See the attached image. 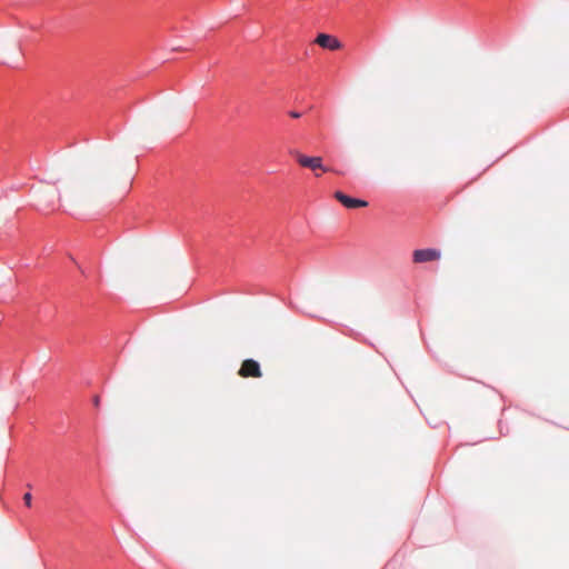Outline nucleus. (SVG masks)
Listing matches in <instances>:
<instances>
[{
  "instance_id": "f03ea898",
  "label": "nucleus",
  "mask_w": 569,
  "mask_h": 569,
  "mask_svg": "<svg viewBox=\"0 0 569 569\" xmlns=\"http://www.w3.org/2000/svg\"><path fill=\"white\" fill-rule=\"evenodd\" d=\"M238 375L242 378H260L262 377V371L256 360L246 359L242 361Z\"/></svg>"
},
{
  "instance_id": "39448f33",
  "label": "nucleus",
  "mask_w": 569,
  "mask_h": 569,
  "mask_svg": "<svg viewBox=\"0 0 569 569\" xmlns=\"http://www.w3.org/2000/svg\"><path fill=\"white\" fill-rule=\"evenodd\" d=\"M316 43L319 44L320 47H322L325 49H329V50H338L341 48L340 41L337 38L330 36V34H327V33H320L316 38Z\"/></svg>"
},
{
  "instance_id": "0eeeda50",
  "label": "nucleus",
  "mask_w": 569,
  "mask_h": 569,
  "mask_svg": "<svg viewBox=\"0 0 569 569\" xmlns=\"http://www.w3.org/2000/svg\"><path fill=\"white\" fill-rule=\"evenodd\" d=\"M289 114H290V117H292L295 119L300 118V116H301L299 112H296V111H291Z\"/></svg>"
},
{
  "instance_id": "f257e3e1",
  "label": "nucleus",
  "mask_w": 569,
  "mask_h": 569,
  "mask_svg": "<svg viewBox=\"0 0 569 569\" xmlns=\"http://www.w3.org/2000/svg\"><path fill=\"white\" fill-rule=\"evenodd\" d=\"M289 153L296 158V160L301 167L309 168L311 170H328L322 166V159L320 157H308L296 149L290 150Z\"/></svg>"
},
{
  "instance_id": "20e7f679",
  "label": "nucleus",
  "mask_w": 569,
  "mask_h": 569,
  "mask_svg": "<svg viewBox=\"0 0 569 569\" xmlns=\"http://www.w3.org/2000/svg\"><path fill=\"white\" fill-rule=\"evenodd\" d=\"M335 198L348 209L367 207L368 202L361 199L351 198L341 191L335 193Z\"/></svg>"
},
{
  "instance_id": "6e6552de",
  "label": "nucleus",
  "mask_w": 569,
  "mask_h": 569,
  "mask_svg": "<svg viewBox=\"0 0 569 569\" xmlns=\"http://www.w3.org/2000/svg\"><path fill=\"white\" fill-rule=\"evenodd\" d=\"M93 403H94V406H99V403H100V397L99 396L94 397Z\"/></svg>"
},
{
  "instance_id": "7ed1b4c3",
  "label": "nucleus",
  "mask_w": 569,
  "mask_h": 569,
  "mask_svg": "<svg viewBox=\"0 0 569 569\" xmlns=\"http://www.w3.org/2000/svg\"><path fill=\"white\" fill-rule=\"evenodd\" d=\"M441 253L437 249H419L412 253V259L416 263H423L440 259Z\"/></svg>"
},
{
  "instance_id": "423d86ee",
  "label": "nucleus",
  "mask_w": 569,
  "mask_h": 569,
  "mask_svg": "<svg viewBox=\"0 0 569 569\" xmlns=\"http://www.w3.org/2000/svg\"><path fill=\"white\" fill-rule=\"evenodd\" d=\"M31 500H32V496L30 492H27L23 495V501L27 507H31Z\"/></svg>"
}]
</instances>
